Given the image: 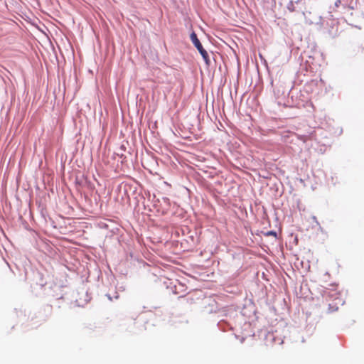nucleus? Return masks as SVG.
Wrapping results in <instances>:
<instances>
[{
  "instance_id": "1",
  "label": "nucleus",
  "mask_w": 364,
  "mask_h": 364,
  "mask_svg": "<svg viewBox=\"0 0 364 364\" xmlns=\"http://www.w3.org/2000/svg\"><path fill=\"white\" fill-rule=\"evenodd\" d=\"M190 38H191V40L192 43H193V45L196 47V48L198 49V50L199 51L200 55H202V57H203V60H205V62L206 63V64L208 65L210 63L208 54L207 51L203 48V47L202 44L200 43V41L198 40L196 33L195 32L191 33Z\"/></svg>"
}]
</instances>
